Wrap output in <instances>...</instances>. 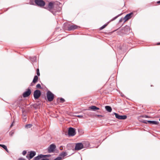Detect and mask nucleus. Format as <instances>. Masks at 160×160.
I'll return each instance as SVG.
<instances>
[{
    "instance_id": "1",
    "label": "nucleus",
    "mask_w": 160,
    "mask_h": 160,
    "mask_svg": "<svg viewBox=\"0 0 160 160\" xmlns=\"http://www.w3.org/2000/svg\"><path fill=\"white\" fill-rule=\"evenodd\" d=\"M47 9L54 14L55 13L52 10H54L55 12H59L60 11L61 8L58 5L55 6V5H53L52 2H50L48 4Z\"/></svg>"
},
{
    "instance_id": "2",
    "label": "nucleus",
    "mask_w": 160,
    "mask_h": 160,
    "mask_svg": "<svg viewBox=\"0 0 160 160\" xmlns=\"http://www.w3.org/2000/svg\"><path fill=\"white\" fill-rule=\"evenodd\" d=\"M130 29L128 26H126L122 28L121 30L118 31L117 33L118 34L122 35L124 34H127L129 32Z\"/></svg>"
},
{
    "instance_id": "3",
    "label": "nucleus",
    "mask_w": 160,
    "mask_h": 160,
    "mask_svg": "<svg viewBox=\"0 0 160 160\" xmlns=\"http://www.w3.org/2000/svg\"><path fill=\"white\" fill-rule=\"evenodd\" d=\"M54 94L51 91H48L47 93V96L48 101L49 102L52 101L54 98Z\"/></svg>"
},
{
    "instance_id": "4",
    "label": "nucleus",
    "mask_w": 160,
    "mask_h": 160,
    "mask_svg": "<svg viewBox=\"0 0 160 160\" xmlns=\"http://www.w3.org/2000/svg\"><path fill=\"white\" fill-rule=\"evenodd\" d=\"M76 134V132L75 128L72 127L69 128L68 130V134L69 136H73Z\"/></svg>"
},
{
    "instance_id": "5",
    "label": "nucleus",
    "mask_w": 160,
    "mask_h": 160,
    "mask_svg": "<svg viewBox=\"0 0 160 160\" xmlns=\"http://www.w3.org/2000/svg\"><path fill=\"white\" fill-rule=\"evenodd\" d=\"M28 154L26 156V158L28 160H30V159L33 158L36 154V152L34 151H31L29 152Z\"/></svg>"
},
{
    "instance_id": "6",
    "label": "nucleus",
    "mask_w": 160,
    "mask_h": 160,
    "mask_svg": "<svg viewBox=\"0 0 160 160\" xmlns=\"http://www.w3.org/2000/svg\"><path fill=\"white\" fill-rule=\"evenodd\" d=\"M41 95V92L40 90H35L33 93V96L35 100L38 99Z\"/></svg>"
},
{
    "instance_id": "7",
    "label": "nucleus",
    "mask_w": 160,
    "mask_h": 160,
    "mask_svg": "<svg viewBox=\"0 0 160 160\" xmlns=\"http://www.w3.org/2000/svg\"><path fill=\"white\" fill-rule=\"evenodd\" d=\"M35 2L37 6L40 7H42L45 4V2L42 0H35Z\"/></svg>"
},
{
    "instance_id": "8",
    "label": "nucleus",
    "mask_w": 160,
    "mask_h": 160,
    "mask_svg": "<svg viewBox=\"0 0 160 160\" xmlns=\"http://www.w3.org/2000/svg\"><path fill=\"white\" fill-rule=\"evenodd\" d=\"M56 148V145L54 144H51L47 149L48 153H51L53 152Z\"/></svg>"
},
{
    "instance_id": "9",
    "label": "nucleus",
    "mask_w": 160,
    "mask_h": 160,
    "mask_svg": "<svg viewBox=\"0 0 160 160\" xmlns=\"http://www.w3.org/2000/svg\"><path fill=\"white\" fill-rule=\"evenodd\" d=\"M113 114L115 115L116 118L118 119L124 120L127 118L126 115H121L116 112H114Z\"/></svg>"
},
{
    "instance_id": "10",
    "label": "nucleus",
    "mask_w": 160,
    "mask_h": 160,
    "mask_svg": "<svg viewBox=\"0 0 160 160\" xmlns=\"http://www.w3.org/2000/svg\"><path fill=\"white\" fill-rule=\"evenodd\" d=\"M79 27V26L75 24H73L72 25H70L68 27V30L69 31L73 30H74L77 29Z\"/></svg>"
},
{
    "instance_id": "11",
    "label": "nucleus",
    "mask_w": 160,
    "mask_h": 160,
    "mask_svg": "<svg viewBox=\"0 0 160 160\" xmlns=\"http://www.w3.org/2000/svg\"><path fill=\"white\" fill-rule=\"evenodd\" d=\"M83 148V144L81 143H77L75 148V149L76 150H80Z\"/></svg>"
},
{
    "instance_id": "12",
    "label": "nucleus",
    "mask_w": 160,
    "mask_h": 160,
    "mask_svg": "<svg viewBox=\"0 0 160 160\" xmlns=\"http://www.w3.org/2000/svg\"><path fill=\"white\" fill-rule=\"evenodd\" d=\"M31 93V90L29 88H28L27 91L24 92L23 94V96L24 98L28 97Z\"/></svg>"
},
{
    "instance_id": "13",
    "label": "nucleus",
    "mask_w": 160,
    "mask_h": 160,
    "mask_svg": "<svg viewBox=\"0 0 160 160\" xmlns=\"http://www.w3.org/2000/svg\"><path fill=\"white\" fill-rule=\"evenodd\" d=\"M133 14L132 13H130L129 14H127L123 18V20H124V22L128 20L131 18V16Z\"/></svg>"
},
{
    "instance_id": "14",
    "label": "nucleus",
    "mask_w": 160,
    "mask_h": 160,
    "mask_svg": "<svg viewBox=\"0 0 160 160\" xmlns=\"http://www.w3.org/2000/svg\"><path fill=\"white\" fill-rule=\"evenodd\" d=\"M105 108L106 110L108 111L109 112H111L112 111V108H111V107L108 106H107L105 107Z\"/></svg>"
},
{
    "instance_id": "15",
    "label": "nucleus",
    "mask_w": 160,
    "mask_h": 160,
    "mask_svg": "<svg viewBox=\"0 0 160 160\" xmlns=\"http://www.w3.org/2000/svg\"><path fill=\"white\" fill-rule=\"evenodd\" d=\"M67 153L66 152H63L60 154L59 156H60V157H61L62 158V157L63 158L65 156H67Z\"/></svg>"
},
{
    "instance_id": "16",
    "label": "nucleus",
    "mask_w": 160,
    "mask_h": 160,
    "mask_svg": "<svg viewBox=\"0 0 160 160\" xmlns=\"http://www.w3.org/2000/svg\"><path fill=\"white\" fill-rule=\"evenodd\" d=\"M89 108L93 110H99V108L95 106H91L89 107Z\"/></svg>"
},
{
    "instance_id": "17",
    "label": "nucleus",
    "mask_w": 160,
    "mask_h": 160,
    "mask_svg": "<svg viewBox=\"0 0 160 160\" xmlns=\"http://www.w3.org/2000/svg\"><path fill=\"white\" fill-rule=\"evenodd\" d=\"M148 123L150 124H152L154 125H156L158 124V122L157 121H148Z\"/></svg>"
},
{
    "instance_id": "18",
    "label": "nucleus",
    "mask_w": 160,
    "mask_h": 160,
    "mask_svg": "<svg viewBox=\"0 0 160 160\" xmlns=\"http://www.w3.org/2000/svg\"><path fill=\"white\" fill-rule=\"evenodd\" d=\"M0 146L3 148L7 151V152H9V151L7 149V146L6 145L4 144H0Z\"/></svg>"
},
{
    "instance_id": "19",
    "label": "nucleus",
    "mask_w": 160,
    "mask_h": 160,
    "mask_svg": "<svg viewBox=\"0 0 160 160\" xmlns=\"http://www.w3.org/2000/svg\"><path fill=\"white\" fill-rule=\"evenodd\" d=\"M38 76L37 75L34 76L33 80V82H35L36 83L38 82Z\"/></svg>"
},
{
    "instance_id": "20",
    "label": "nucleus",
    "mask_w": 160,
    "mask_h": 160,
    "mask_svg": "<svg viewBox=\"0 0 160 160\" xmlns=\"http://www.w3.org/2000/svg\"><path fill=\"white\" fill-rule=\"evenodd\" d=\"M30 59L32 62H35L36 60V58L35 57H30Z\"/></svg>"
},
{
    "instance_id": "21",
    "label": "nucleus",
    "mask_w": 160,
    "mask_h": 160,
    "mask_svg": "<svg viewBox=\"0 0 160 160\" xmlns=\"http://www.w3.org/2000/svg\"><path fill=\"white\" fill-rule=\"evenodd\" d=\"M32 125L31 124H28L25 125V128H29L31 127Z\"/></svg>"
},
{
    "instance_id": "22",
    "label": "nucleus",
    "mask_w": 160,
    "mask_h": 160,
    "mask_svg": "<svg viewBox=\"0 0 160 160\" xmlns=\"http://www.w3.org/2000/svg\"><path fill=\"white\" fill-rule=\"evenodd\" d=\"M108 25V24H105L104 25L102 26L100 28V30H102L103 29H104Z\"/></svg>"
},
{
    "instance_id": "23",
    "label": "nucleus",
    "mask_w": 160,
    "mask_h": 160,
    "mask_svg": "<svg viewBox=\"0 0 160 160\" xmlns=\"http://www.w3.org/2000/svg\"><path fill=\"white\" fill-rule=\"evenodd\" d=\"M38 157V158L40 159L41 158H43V155L42 154H40L37 156Z\"/></svg>"
},
{
    "instance_id": "24",
    "label": "nucleus",
    "mask_w": 160,
    "mask_h": 160,
    "mask_svg": "<svg viewBox=\"0 0 160 160\" xmlns=\"http://www.w3.org/2000/svg\"><path fill=\"white\" fill-rule=\"evenodd\" d=\"M36 87L37 88L41 89L42 88L40 84H37L36 86Z\"/></svg>"
},
{
    "instance_id": "25",
    "label": "nucleus",
    "mask_w": 160,
    "mask_h": 160,
    "mask_svg": "<svg viewBox=\"0 0 160 160\" xmlns=\"http://www.w3.org/2000/svg\"><path fill=\"white\" fill-rule=\"evenodd\" d=\"M37 75L38 76H39L40 75L39 69L38 68L37 69Z\"/></svg>"
},
{
    "instance_id": "26",
    "label": "nucleus",
    "mask_w": 160,
    "mask_h": 160,
    "mask_svg": "<svg viewBox=\"0 0 160 160\" xmlns=\"http://www.w3.org/2000/svg\"><path fill=\"white\" fill-rule=\"evenodd\" d=\"M62 158L61 157H58L53 160H62Z\"/></svg>"
},
{
    "instance_id": "27",
    "label": "nucleus",
    "mask_w": 160,
    "mask_h": 160,
    "mask_svg": "<svg viewBox=\"0 0 160 160\" xmlns=\"http://www.w3.org/2000/svg\"><path fill=\"white\" fill-rule=\"evenodd\" d=\"M14 133V132L13 131H12L9 132V135L11 136H12Z\"/></svg>"
},
{
    "instance_id": "28",
    "label": "nucleus",
    "mask_w": 160,
    "mask_h": 160,
    "mask_svg": "<svg viewBox=\"0 0 160 160\" xmlns=\"http://www.w3.org/2000/svg\"><path fill=\"white\" fill-rule=\"evenodd\" d=\"M60 102H61V103L64 102L65 101V100L62 98H60Z\"/></svg>"
},
{
    "instance_id": "29",
    "label": "nucleus",
    "mask_w": 160,
    "mask_h": 160,
    "mask_svg": "<svg viewBox=\"0 0 160 160\" xmlns=\"http://www.w3.org/2000/svg\"><path fill=\"white\" fill-rule=\"evenodd\" d=\"M51 156V155L50 154L46 155H43V158H45L46 157H49Z\"/></svg>"
},
{
    "instance_id": "30",
    "label": "nucleus",
    "mask_w": 160,
    "mask_h": 160,
    "mask_svg": "<svg viewBox=\"0 0 160 160\" xmlns=\"http://www.w3.org/2000/svg\"><path fill=\"white\" fill-rule=\"evenodd\" d=\"M119 15H118L117 16H116L114 18H113L111 20V21L114 20L115 19H116Z\"/></svg>"
},
{
    "instance_id": "31",
    "label": "nucleus",
    "mask_w": 160,
    "mask_h": 160,
    "mask_svg": "<svg viewBox=\"0 0 160 160\" xmlns=\"http://www.w3.org/2000/svg\"><path fill=\"white\" fill-rule=\"evenodd\" d=\"M77 117H78V118H83V116L82 115H77Z\"/></svg>"
},
{
    "instance_id": "32",
    "label": "nucleus",
    "mask_w": 160,
    "mask_h": 160,
    "mask_svg": "<svg viewBox=\"0 0 160 160\" xmlns=\"http://www.w3.org/2000/svg\"><path fill=\"white\" fill-rule=\"evenodd\" d=\"M26 153H27V152H26V151H25V150H24V151H23L22 152V154L23 155H25L26 154Z\"/></svg>"
},
{
    "instance_id": "33",
    "label": "nucleus",
    "mask_w": 160,
    "mask_h": 160,
    "mask_svg": "<svg viewBox=\"0 0 160 160\" xmlns=\"http://www.w3.org/2000/svg\"><path fill=\"white\" fill-rule=\"evenodd\" d=\"M39 159L38 158V157L37 156L34 158H33V160H39Z\"/></svg>"
},
{
    "instance_id": "34",
    "label": "nucleus",
    "mask_w": 160,
    "mask_h": 160,
    "mask_svg": "<svg viewBox=\"0 0 160 160\" xmlns=\"http://www.w3.org/2000/svg\"><path fill=\"white\" fill-rule=\"evenodd\" d=\"M148 120H143V121H142V122H143L144 123L147 124L148 123Z\"/></svg>"
},
{
    "instance_id": "35",
    "label": "nucleus",
    "mask_w": 160,
    "mask_h": 160,
    "mask_svg": "<svg viewBox=\"0 0 160 160\" xmlns=\"http://www.w3.org/2000/svg\"><path fill=\"white\" fill-rule=\"evenodd\" d=\"M35 83H36L35 82H33V81H32L31 83V84L30 85V86H33Z\"/></svg>"
},
{
    "instance_id": "36",
    "label": "nucleus",
    "mask_w": 160,
    "mask_h": 160,
    "mask_svg": "<svg viewBox=\"0 0 160 160\" xmlns=\"http://www.w3.org/2000/svg\"><path fill=\"white\" fill-rule=\"evenodd\" d=\"M18 160H25V159L22 158H18Z\"/></svg>"
},
{
    "instance_id": "37",
    "label": "nucleus",
    "mask_w": 160,
    "mask_h": 160,
    "mask_svg": "<svg viewBox=\"0 0 160 160\" xmlns=\"http://www.w3.org/2000/svg\"><path fill=\"white\" fill-rule=\"evenodd\" d=\"M123 18H121V19L119 20V22H121L122 21V20H123Z\"/></svg>"
},
{
    "instance_id": "38",
    "label": "nucleus",
    "mask_w": 160,
    "mask_h": 160,
    "mask_svg": "<svg viewBox=\"0 0 160 160\" xmlns=\"http://www.w3.org/2000/svg\"><path fill=\"white\" fill-rule=\"evenodd\" d=\"M13 122L12 123V124H11V126H10V127H12L13 126Z\"/></svg>"
},
{
    "instance_id": "39",
    "label": "nucleus",
    "mask_w": 160,
    "mask_h": 160,
    "mask_svg": "<svg viewBox=\"0 0 160 160\" xmlns=\"http://www.w3.org/2000/svg\"><path fill=\"white\" fill-rule=\"evenodd\" d=\"M97 115L98 117H102V116L101 115Z\"/></svg>"
},
{
    "instance_id": "40",
    "label": "nucleus",
    "mask_w": 160,
    "mask_h": 160,
    "mask_svg": "<svg viewBox=\"0 0 160 160\" xmlns=\"http://www.w3.org/2000/svg\"><path fill=\"white\" fill-rule=\"evenodd\" d=\"M145 117L146 118H148L149 117L148 116L145 115Z\"/></svg>"
},
{
    "instance_id": "41",
    "label": "nucleus",
    "mask_w": 160,
    "mask_h": 160,
    "mask_svg": "<svg viewBox=\"0 0 160 160\" xmlns=\"http://www.w3.org/2000/svg\"><path fill=\"white\" fill-rule=\"evenodd\" d=\"M157 3H160V1H158L157 2Z\"/></svg>"
},
{
    "instance_id": "42",
    "label": "nucleus",
    "mask_w": 160,
    "mask_h": 160,
    "mask_svg": "<svg viewBox=\"0 0 160 160\" xmlns=\"http://www.w3.org/2000/svg\"><path fill=\"white\" fill-rule=\"evenodd\" d=\"M26 118H25V120H24V121H26Z\"/></svg>"
},
{
    "instance_id": "43",
    "label": "nucleus",
    "mask_w": 160,
    "mask_h": 160,
    "mask_svg": "<svg viewBox=\"0 0 160 160\" xmlns=\"http://www.w3.org/2000/svg\"><path fill=\"white\" fill-rule=\"evenodd\" d=\"M158 45H160V43H158L157 44Z\"/></svg>"
},
{
    "instance_id": "44",
    "label": "nucleus",
    "mask_w": 160,
    "mask_h": 160,
    "mask_svg": "<svg viewBox=\"0 0 160 160\" xmlns=\"http://www.w3.org/2000/svg\"><path fill=\"white\" fill-rule=\"evenodd\" d=\"M23 117H25V115H23Z\"/></svg>"
},
{
    "instance_id": "45",
    "label": "nucleus",
    "mask_w": 160,
    "mask_h": 160,
    "mask_svg": "<svg viewBox=\"0 0 160 160\" xmlns=\"http://www.w3.org/2000/svg\"><path fill=\"white\" fill-rule=\"evenodd\" d=\"M61 147L62 148V147H61L60 148V149H61Z\"/></svg>"
}]
</instances>
